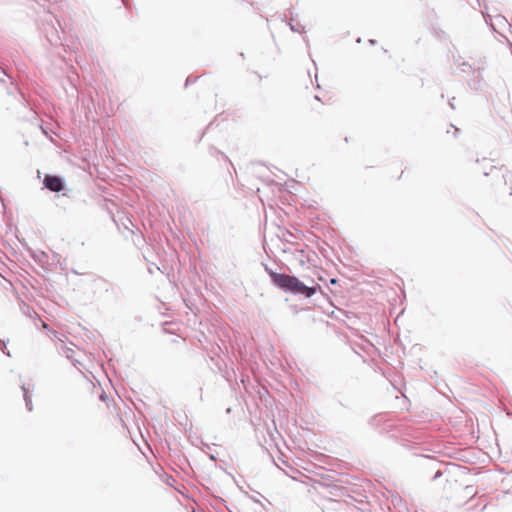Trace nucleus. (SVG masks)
Instances as JSON below:
<instances>
[{
    "label": "nucleus",
    "instance_id": "f257e3e1",
    "mask_svg": "<svg viewBox=\"0 0 512 512\" xmlns=\"http://www.w3.org/2000/svg\"><path fill=\"white\" fill-rule=\"evenodd\" d=\"M266 273L269 275L271 283L284 293L294 296H302L304 298H311L316 294L319 285L309 286L306 285L295 275L286 273H279L270 268L267 264H263Z\"/></svg>",
    "mask_w": 512,
    "mask_h": 512
},
{
    "label": "nucleus",
    "instance_id": "f03ea898",
    "mask_svg": "<svg viewBox=\"0 0 512 512\" xmlns=\"http://www.w3.org/2000/svg\"><path fill=\"white\" fill-rule=\"evenodd\" d=\"M449 487L452 488L456 492V494L451 496L447 495L446 497L450 499L456 506L464 505L469 499H472L474 495L477 493V490L473 485L463 486L457 481L450 482Z\"/></svg>",
    "mask_w": 512,
    "mask_h": 512
},
{
    "label": "nucleus",
    "instance_id": "7ed1b4c3",
    "mask_svg": "<svg viewBox=\"0 0 512 512\" xmlns=\"http://www.w3.org/2000/svg\"><path fill=\"white\" fill-rule=\"evenodd\" d=\"M43 189H47L54 193H60L63 192V196H68V192H70V189H67L66 180L63 176L57 175V174H50L46 173L44 174L43 180Z\"/></svg>",
    "mask_w": 512,
    "mask_h": 512
},
{
    "label": "nucleus",
    "instance_id": "20e7f679",
    "mask_svg": "<svg viewBox=\"0 0 512 512\" xmlns=\"http://www.w3.org/2000/svg\"><path fill=\"white\" fill-rule=\"evenodd\" d=\"M482 71L483 69L478 67L477 70H473L472 78L467 80V84L470 89L479 91L482 90Z\"/></svg>",
    "mask_w": 512,
    "mask_h": 512
},
{
    "label": "nucleus",
    "instance_id": "39448f33",
    "mask_svg": "<svg viewBox=\"0 0 512 512\" xmlns=\"http://www.w3.org/2000/svg\"><path fill=\"white\" fill-rule=\"evenodd\" d=\"M280 18H281V20L283 22H286L289 25L291 31L297 32V33H300V34H303V33L306 32L305 31V27L302 26L299 22L294 23V19L293 18H291L289 21H287L286 15H282V16H280Z\"/></svg>",
    "mask_w": 512,
    "mask_h": 512
},
{
    "label": "nucleus",
    "instance_id": "423d86ee",
    "mask_svg": "<svg viewBox=\"0 0 512 512\" xmlns=\"http://www.w3.org/2000/svg\"><path fill=\"white\" fill-rule=\"evenodd\" d=\"M105 293L112 296L115 300H118L121 294V288L118 285L107 283Z\"/></svg>",
    "mask_w": 512,
    "mask_h": 512
},
{
    "label": "nucleus",
    "instance_id": "0eeeda50",
    "mask_svg": "<svg viewBox=\"0 0 512 512\" xmlns=\"http://www.w3.org/2000/svg\"><path fill=\"white\" fill-rule=\"evenodd\" d=\"M21 390L23 392V398H24V401H25L26 409L29 412H31L33 410V404H32V398H31L29 389L23 383L22 386H21Z\"/></svg>",
    "mask_w": 512,
    "mask_h": 512
},
{
    "label": "nucleus",
    "instance_id": "6e6552de",
    "mask_svg": "<svg viewBox=\"0 0 512 512\" xmlns=\"http://www.w3.org/2000/svg\"><path fill=\"white\" fill-rule=\"evenodd\" d=\"M209 153L211 156L217 157L218 160H223L225 162H229L231 164V166H233V164L230 161V159L228 158V156L224 152L218 150L217 148L211 147L209 150Z\"/></svg>",
    "mask_w": 512,
    "mask_h": 512
},
{
    "label": "nucleus",
    "instance_id": "1a4fd4ad",
    "mask_svg": "<svg viewBox=\"0 0 512 512\" xmlns=\"http://www.w3.org/2000/svg\"><path fill=\"white\" fill-rule=\"evenodd\" d=\"M430 465L432 466V468H435L436 466H439L436 469L434 475L431 477V480L435 481L436 479L440 478L443 475V472L441 470V464L438 461L430 460Z\"/></svg>",
    "mask_w": 512,
    "mask_h": 512
},
{
    "label": "nucleus",
    "instance_id": "9d476101",
    "mask_svg": "<svg viewBox=\"0 0 512 512\" xmlns=\"http://www.w3.org/2000/svg\"><path fill=\"white\" fill-rule=\"evenodd\" d=\"M460 69H461V72L463 73H471L473 74V70H477V68H473L468 62H462L460 65H459Z\"/></svg>",
    "mask_w": 512,
    "mask_h": 512
},
{
    "label": "nucleus",
    "instance_id": "9b49d317",
    "mask_svg": "<svg viewBox=\"0 0 512 512\" xmlns=\"http://www.w3.org/2000/svg\"><path fill=\"white\" fill-rule=\"evenodd\" d=\"M0 350L8 357H11L10 351L7 349V342L3 339H0Z\"/></svg>",
    "mask_w": 512,
    "mask_h": 512
},
{
    "label": "nucleus",
    "instance_id": "f8f14e48",
    "mask_svg": "<svg viewBox=\"0 0 512 512\" xmlns=\"http://www.w3.org/2000/svg\"><path fill=\"white\" fill-rule=\"evenodd\" d=\"M199 76L189 75L185 81V87L194 84L198 80Z\"/></svg>",
    "mask_w": 512,
    "mask_h": 512
},
{
    "label": "nucleus",
    "instance_id": "ddd939ff",
    "mask_svg": "<svg viewBox=\"0 0 512 512\" xmlns=\"http://www.w3.org/2000/svg\"><path fill=\"white\" fill-rule=\"evenodd\" d=\"M454 100H455V97L451 98L449 101H448V105L450 106V108L452 110H455L456 107H455V104H454Z\"/></svg>",
    "mask_w": 512,
    "mask_h": 512
},
{
    "label": "nucleus",
    "instance_id": "4468645a",
    "mask_svg": "<svg viewBox=\"0 0 512 512\" xmlns=\"http://www.w3.org/2000/svg\"><path fill=\"white\" fill-rule=\"evenodd\" d=\"M493 171H498V169L496 168V166L491 165L490 172L484 171V175H485V176H488V175H489V174H491Z\"/></svg>",
    "mask_w": 512,
    "mask_h": 512
},
{
    "label": "nucleus",
    "instance_id": "2eb2a0df",
    "mask_svg": "<svg viewBox=\"0 0 512 512\" xmlns=\"http://www.w3.org/2000/svg\"><path fill=\"white\" fill-rule=\"evenodd\" d=\"M370 45H376L377 41L375 39L369 40Z\"/></svg>",
    "mask_w": 512,
    "mask_h": 512
},
{
    "label": "nucleus",
    "instance_id": "dca6fc26",
    "mask_svg": "<svg viewBox=\"0 0 512 512\" xmlns=\"http://www.w3.org/2000/svg\"><path fill=\"white\" fill-rule=\"evenodd\" d=\"M330 283H331V284H335V283H337V279L332 278V279L330 280Z\"/></svg>",
    "mask_w": 512,
    "mask_h": 512
},
{
    "label": "nucleus",
    "instance_id": "f3484780",
    "mask_svg": "<svg viewBox=\"0 0 512 512\" xmlns=\"http://www.w3.org/2000/svg\"><path fill=\"white\" fill-rule=\"evenodd\" d=\"M304 41H305L306 45L308 46L309 45V40L307 38H304Z\"/></svg>",
    "mask_w": 512,
    "mask_h": 512
},
{
    "label": "nucleus",
    "instance_id": "a211bd4d",
    "mask_svg": "<svg viewBox=\"0 0 512 512\" xmlns=\"http://www.w3.org/2000/svg\"><path fill=\"white\" fill-rule=\"evenodd\" d=\"M20 95L25 100V95H24V93L22 91H20Z\"/></svg>",
    "mask_w": 512,
    "mask_h": 512
},
{
    "label": "nucleus",
    "instance_id": "6ab92c4d",
    "mask_svg": "<svg viewBox=\"0 0 512 512\" xmlns=\"http://www.w3.org/2000/svg\"><path fill=\"white\" fill-rule=\"evenodd\" d=\"M458 131V128L455 127L454 136H456V132Z\"/></svg>",
    "mask_w": 512,
    "mask_h": 512
}]
</instances>
